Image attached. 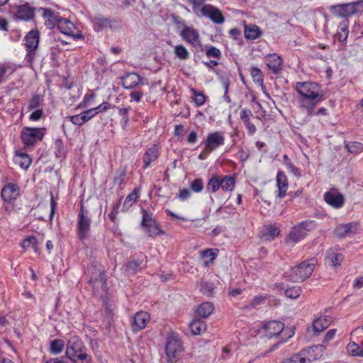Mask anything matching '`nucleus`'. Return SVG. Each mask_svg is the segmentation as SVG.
I'll use <instances>...</instances> for the list:
<instances>
[{"instance_id": "1", "label": "nucleus", "mask_w": 363, "mask_h": 363, "mask_svg": "<svg viewBox=\"0 0 363 363\" xmlns=\"http://www.w3.org/2000/svg\"><path fill=\"white\" fill-rule=\"evenodd\" d=\"M296 89L299 94V107L307 116L313 114V108L322 101L323 94L319 85L311 82H297Z\"/></svg>"}, {"instance_id": "2", "label": "nucleus", "mask_w": 363, "mask_h": 363, "mask_svg": "<svg viewBox=\"0 0 363 363\" xmlns=\"http://www.w3.org/2000/svg\"><path fill=\"white\" fill-rule=\"evenodd\" d=\"M66 356L73 363H91L92 358L87 353L84 342L77 335L69 337L67 342Z\"/></svg>"}, {"instance_id": "3", "label": "nucleus", "mask_w": 363, "mask_h": 363, "mask_svg": "<svg viewBox=\"0 0 363 363\" xmlns=\"http://www.w3.org/2000/svg\"><path fill=\"white\" fill-rule=\"evenodd\" d=\"M316 264L315 258L304 260L286 272V277L293 282H302L311 277Z\"/></svg>"}, {"instance_id": "4", "label": "nucleus", "mask_w": 363, "mask_h": 363, "mask_svg": "<svg viewBox=\"0 0 363 363\" xmlns=\"http://www.w3.org/2000/svg\"><path fill=\"white\" fill-rule=\"evenodd\" d=\"M235 186V178L233 175H214L208 181L206 189L210 193H216L220 188L223 191L231 192Z\"/></svg>"}, {"instance_id": "5", "label": "nucleus", "mask_w": 363, "mask_h": 363, "mask_svg": "<svg viewBox=\"0 0 363 363\" xmlns=\"http://www.w3.org/2000/svg\"><path fill=\"white\" fill-rule=\"evenodd\" d=\"M316 227V223L313 220H307L295 225L289 232L287 237V242L296 243L303 240L308 232Z\"/></svg>"}, {"instance_id": "6", "label": "nucleus", "mask_w": 363, "mask_h": 363, "mask_svg": "<svg viewBox=\"0 0 363 363\" xmlns=\"http://www.w3.org/2000/svg\"><path fill=\"white\" fill-rule=\"evenodd\" d=\"M45 129L41 128H23L21 138L25 147H33L35 143L43 140Z\"/></svg>"}, {"instance_id": "7", "label": "nucleus", "mask_w": 363, "mask_h": 363, "mask_svg": "<svg viewBox=\"0 0 363 363\" xmlns=\"http://www.w3.org/2000/svg\"><path fill=\"white\" fill-rule=\"evenodd\" d=\"M331 11L340 17H348L363 10V0L332 6Z\"/></svg>"}, {"instance_id": "8", "label": "nucleus", "mask_w": 363, "mask_h": 363, "mask_svg": "<svg viewBox=\"0 0 363 363\" xmlns=\"http://www.w3.org/2000/svg\"><path fill=\"white\" fill-rule=\"evenodd\" d=\"M91 228V218L89 212L85 209L82 202L80 204V210L78 214L77 220V235L78 238L83 241L86 237Z\"/></svg>"}, {"instance_id": "9", "label": "nucleus", "mask_w": 363, "mask_h": 363, "mask_svg": "<svg viewBox=\"0 0 363 363\" xmlns=\"http://www.w3.org/2000/svg\"><path fill=\"white\" fill-rule=\"evenodd\" d=\"M39 40L40 34L38 30H32L26 35L24 38L27 51L26 60L28 62H31L33 60L35 50L38 47Z\"/></svg>"}, {"instance_id": "10", "label": "nucleus", "mask_w": 363, "mask_h": 363, "mask_svg": "<svg viewBox=\"0 0 363 363\" xmlns=\"http://www.w3.org/2000/svg\"><path fill=\"white\" fill-rule=\"evenodd\" d=\"M182 343L174 333L167 335L165 345V353L167 357H179L183 352Z\"/></svg>"}, {"instance_id": "11", "label": "nucleus", "mask_w": 363, "mask_h": 363, "mask_svg": "<svg viewBox=\"0 0 363 363\" xmlns=\"http://www.w3.org/2000/svg\"><path fill=\"white\" fill-rule=\"evenodd\" d=\"M176 23L181 24L184 28L180 32V35L188 43L194 48L201 46V40L198 31L192 27L186 26L185 23L182 21H176Z\"/></svg>"}, {"instance_id": "12", "label": "nucleus", "mask_w": 363, "mask_h": 363, "mask_svg": "<svg viewBox=\"0 0 363 363\" xmlns=\"http://www.w3.org/2000/svg\"><path fill=\"white\" fill-rule=\"evenodd\" d=\"M57 28L62 33L71 36L74 39L83 38L82 32L77 28L72 22L67 19H60L57 23Z\"/></svg>"}, {"instance_id": "13", "label": "nucleus", "mask_w": 363, "mask_h": 363, "mask_svg": "<svg viewBox=\"0 0 363 363\" xmlns=\"http://www.w3.org/2000/svg\"><path fill=\"white\" fill-rule=\"evenodd\" d=\"M200 14L202 16L208 18L212 22L216 24H222L225 21V18L221 11L211 4L204 5L201 10Z\"/></svg>"}, {"instance_id": "14", "label": "nucleus", "mask_w": 363, "mask_h": 363, "mask_svg": "<svg viewBox=\"0 0 363 363\" xmlns=\"http://www.w3.org/2000/svg\"><path fill=\"white\" fill-rule=\"evenodd\" d=\"M93 22L94 23V30L97 31L108 28L118 29L121 27L120 21L115 18H106L100 15L95 16Z\"/></svg>"}, {"instance_id": "15", "label": "nucleus", "mask_w": 363, "mask_h": 363, "mask_svg": "<svg viewBox=\"0 0 363 363\" xmlns=\"http://www.w3.org/2000/svg\"><path fill=\"white\" fill-rule=\"evenodd\" d=\"M121 84L125 89H133L143 84L144 79L135 72H128L121 77Z\"/></svg>"}, {"instance_id": "16", "label": "nucleus", "mask_w": 363, "mask_h": 363, "mask_svg": "<svg viewBox=\"0 0 363 363\" xmlns=\"http://www.w3.org/2000/svg\"><path fill=\"white\" fill-rule=\"evenodd\" d=\"M150 314L145 311L137 312L133 317L132 320V330L133 332L137 333L147 325V323L150 321Z\"/></svg>"}, {"instance_id": "17", "label": "nucleus", "mask_w": 363, "mask_h": 363, "mask_svg": "<svg viewBox=\"0 0 363 363\" xmlns=\"http://www.w3.org/2000/svg\"><path fill=\"white\" fill-rule=\"evenodd\" d=\"M264 329L266 333V335L269 338L276 337L281 333L285 334L286 331H284V324L281 321L272 320L269 321L264 325Z\"/></svg>"}, {"instance_id": "18", "label": "nucleus", "mask_w": 363, "mask_h": 363, "mask_svg": "<svg viewBox=\"0 0 363 363\" xmlns=\"http://www.w3.org/2000/svg\"><path fill=\"white\" fill-rule=\"evenodd\" d=\"M225 138L221 132L209 133L206 140V150L212 151L224 144Z\"/></svg>"}, {"instance_id": "19", "label": "nucleus", "mask_w": 363, "mask_h": 363, "mask_svg": "<svg viewBox=\"0 0 363 363\" xmlns=\"http://www.w3.org/2000/svg\"><path fill=\"white\" fill-rule=\"evenodd\" d=\"M15 18L21 21H28L34 19L35 10L28 4L17 7L14 14Z\"/></svg>"}, {"instance_id": "20", "label": "nucleus", "mask_w": 363, "mask_h": 363, "mask_svg": "<svg viewBox=\"0 0 363 363\" xmlns=\"http://www.w3.org/2000/svg\"><path fill=\"white\" fill-rule=\"evenodd\" d=\"M325 202L335 208H341L344 203L343 196L337 191H327L324 195Z\"/></svg>"}, {"instance_id": "21", "label": "nucleus", "mask_w": 363, "mask_h": 363, "mask_svg": "<svg viewBox=\"0 0 363 363\" xmlns=\"http://www.w3.org/2000/svg\"><path fill=\"white\" fill-rule=\"evenodd\" d=\"M19 194L18 186L15 184H7L1 190V198L5 202H11Z\"/></svg>"}, {"instance_id": "22", "label": "nucleus", "mask_w": 363, "mask_h": 363, "mask_svg": "<svg viewBox=\"0 0 363 363\" xmlns=\"http://www.w3.org/2000/svg\"><path fill=\"white\" fill-rule=\"evenodd\" d=\"M357 223H348L346 224L339 225L335 230V235L338 238H345L350 236L357 233Z\"/></svg>"}, {"instance_id": "23", "label": "nucleus", "mask_w": 363, "mask_h": 363, "mask_svg": "<svg viewBox=\"0 0 363 363\" xmlns=\"http://www.w3.org/2000/svg\"><path fill=\"white\" fill-rule=\"evenodd\" d=\"M276 180L278 188L277 196L279 198H283L286 196L289 186L287 177L283 172L279 171L277 174Z\"/></svg>"}, {"instance_id": "24", "label": "nucleus", "mask_w": 363, "mask_h": 363, "mask_svg": "<svg viewBox=\"0 0 363 363\" xmlns=\"http://www.w3.org/2000/svg\"><path fill=\"white\" fill-rule=\"evenodd\" d=\"M266 64L274 73H278L281 69L282 60L277 54H269L266 56Z\"/></svg>"}, {"instance_id": "25", "label": "nucleus", "mask_w": 363, "mask_h": 363, "mask_svg": "<svg viewBox=\"0 0 363 363\" xmlns=\"http://www.w3.org/2000/svg\"><path fill=\"white\" fill-rule=\"evenodd\" d=\"M157 157L158 148L156 145H153L152 147L147 149L143 157L144 168H147L150 165L151 162L155 161Z\"/></svg>"}, {"instance_id": "26", "label": "nucleus", "mask_w": 363, "mask_h": 363, "mask_svg": "<svg viewBox=\"0 0 363 363\" xmlns=\"http://www.w3.org/2000/svg\"><path fill=\"white\" fill-rule=\"evenodd\" d=\"M39 11L42 12L43 17L46 19L45 25L47 26V27L52 28L57 23H58V21L60 19H57V17L56 16L55 13L52 11L50 9L40 8Z\"/></svg>"}, {"instance_id": "27", "label": "nucleus", "mask_w": 363, "mask_h": 363, "mask_svg": "<svg viewBox=\"0 0 363 363\" xmlns=\"http://www.w3.org/2000/svg\"><path fill=\"white\" fill-rule=\"evenodd\" d=\"M330 319L327 317H320L313 323V330L315 334H320L322 331L329 327Z\"/></svg>"}, {"instance_id": "28", "label": "nucleus", "mask_w": 363, "mask_h": 363, "mask_svg": "<svg viewBox=\"0 0 363 363\" xmlns=\"http://www.w3.org/2000/svg\"><path fill=\"white\" fill-rule=\"evenodd\" d=\"M244 33L247 39L255 40L261 35L262 30L257 25L250 24L245 27Z\"/></svg>"}, {"instance_id": "29", "label": "nucleus", "mask_w": 363, "mask_h": 363, "mask_svg": "<svg viewBox=\"0 0 363 363\" xmlns=\"http://www.w3.org/2000/svg\"><path fill=\"white\" fill-rule=\"evenodd\" d=\"M326 254L327 259L329 260L332 266L336 267L341 264L343 260L342 254L336 252L333 249L328 250Z\"/></svg>"}, {"instance_id": "30", "label": "nucleus", "mask_w": 363, "mask_h": 363, "mask_svg": "<svg viewBox=\"0 0 363 363\" xmlns=\"http://www.w3.org/2000/svg\"><path fill=\"white\" fill-rule=\"evenodd\" d=\"M138 197H139V190L135 188L130 194H129L126 196V198L124 201L123 205L122 211H126L128 209H130L133 206V203L135 202H136Z\"/></svg>"}, {"instance_id": "31", "label": "nucleus", "mask_w": 363, "mask_h": 363, "mask_svg": "<svg viewBox=\"0 0 363 363\" xmlns=\"http://www.w3.org/2000/svg\"><path fill=\"white\" fill-rule=\"evenodd\" d=\"M349 21L348 20H344L342 22L339 23L338 26V31L337 33V36L338 38V40L341 43H344L346 41L348 34H349Z\"/></svg>"}, {"instance_id": "32", "label": "nucleus", "mask_w": 363, "mask_h": 363, "mask_svg": "<svg viewBox=\"0 0 363 363\" xmlns=\"http://www.w3.org/2000/svg\"><path fill=\"white\" fill-rule=\"evenodd\" d=\"M214 306L210 302H203L197 308V314L202 318L208 317L213 311Z\"/></svg>"}, {"instance_id": "33", "label": "nucleus", "mask_w": 363, "mask_h": 363, "mask_svg": "<svg viewBox=\"0 0 363 363\" xmlns=\"http://www.w3.org/2000/svg\"><path fill=\"white\" fill-rule=\"evenodd\" d=\"M190 330L193 335H200L206 329V325L204 321L200 319H195L189 324Z\"/></svg>"}, {"instance_id": "34", "label": "nucleus", "mask_w": 363, "mask_h": 363, "mask_svg": "<svg viewBox=\"0 0 363 363\" xmlns=\"http://www.w3.org/2000/svg\"><path fill=\"white\" fill-rule=\"evenodd\" d=\"M218 252V249H207L206 250H203L201 252V257L203 259H206L204 261V264L206 266H208L209 264H212L216 259L217 255Z\"/></svg>"}, {"instance_id": "35", "label": "nucleus", "mask_w": 363, "mask_h": 363, "mask_svg": "<svg viewBox=\"0 0 363 363\" xmlns=\"http://www.w3.org/2000/svg\"><path fill=\"white\" fill-rule=\"evenodd\" d=\"M16 162L19 164V166L25 169H27L32 162L31 158L26 153H17L16 155Z\"/></svg>"}, {"instance_id": "36", "label": "nucleus", "mask_w": 363, "mask_h": 363, "mask_svg": "<svg viewBox=\"0 0 363 363\" xmlns=\"http://www.w3.org/2000/svg\"><path fill=\"white\" fill-rule=\"evenodd\" d=\"M90 283H93V286L94 288L101 287V291L103 292L106 293L107 291V283L105 274L104 272H100L99 278L95 279H91L89 280Z\"/></svg>"}, {"instance_id": "37", "label": "nucleus", "mask_w": 363, "mask_h": 363, "mask_svg": "<svg viewBox=\"0 0 363 363\" xmlns=\"http://www.w3.org/2000/svg\"><path fill=\"white\" fill-rule=\"evenodd\" d=\"M65 347V342L62 340L55 339L50 342V352L57 355L62 352Z\"/></svg>"}, {"instance_id": "38", "label": "nucleus", "mask_w": 363, "mask_h": 363, "mask_svg": "<svg viewBox=\"0 0 363 363\" xmlns=\"http://www.w3.org/2000/svg\"><path fill=\"white\" fill-rule=\"evenodd\" d=\"M279 233L280 230L278 227L270 225L266 228L265 232L262 235V238L267 241H272L279 236Z\"/></svg>"}, {"instance_id": "39", "label": "nucleus", "mask_w": 363, "mask_h": 363, "mask_svg": "<svg viewBox=\"0 0 363 363\" xmlns=\"http://www.w3.org/2000/svg\"><path fill=\"white\" fill-rule=\"evenodd\" d=\"M304 354V352H301L290 357L284 359L281 363H306L307 360L311 362L309 359L305 357Z\"/></svg>"}, {"instance_id": "40", "label": "nucleus", "mask_w": 363, "mask_h": 363, "mask_svg": "<svg viewBox=\"0 0 363 363\" xmlns=\"http://www.w3.org/2000/svg\"><path fill=\"white\" fill-rule=\"evenodd\" d=\"M191 91L194 94L193 101L196 106H201L206 102V96L201 91H198L196 89L191 88Z\"/></svg>"}, {"instance_id": "41", "label": "nucleus", "mask_w": 363, "mask_h": 363, "mask_svg": "<svg viewBox=\"0 0 363 363\" xmlns=\"http://www.w3.org/2000/svg\"><path fill=\"white\" fill-rule=\"evenodd\" d=\"M174 53L177 57L182 60H185L189 57L188 50L182 45H176L174 47Z\"/></svg>"}, {"instance_id": "42", "label": "nucleus", "mask_w": 363, "mask_h": 363, "mask_svg": "<svg viewBox=\"0 0 363 363\" xmlns=\"http://www.w3.org/2000/svg\"><path fill=\"white\" fill-rule=\"evenodd\" d=\"M145 228H146V232L151 237H156L159 235L164 233V232L160 229L159 225L156 222L148 225Z\"/></svg>"}, {"instance_id": "43", "label": "nucleus", "mask_w": 363, "mask_h": 363, "mask_svg": "<svg viewBox=\"0 0 363 363\" xmlns=\"http://www.w3.org/2000/svg\"><path fill=\"white\" fill-rule=\"evenodd\" d=\"M347 352L353 356L363 357V348L355 342H350L347 346Z\"/></svg>"}, {"instance_id": "44", "label": "nucleus", "mask_w": 363, "mask_h": 363, "mask_svg": "<svg viewBox=\"0 0 363 363\" xmlns=\"http://www.w3.org/2000/svg\"><path fill=\"white\" fill-rule=\"evenodd\" d=\"M301 291L302 290L300 286H294L286 289L285 290V295L289 298L296 299L300 296Z\"/></svg>"}, {"instance_id": "45", "label": "nucleus", "mask_w": 363, "mask_h": 363, "mask_svg": "<svg viewBox=\"0 0 363 363\" xmlns=\"http://www.w3.org/2000/svg\"><path fill=\"white\" fill-rule=\"evenodd\" d=\"M253 81L259 85H262L264 82L263 74L262 71L257 67H252L250 71Z\"/></svg>"}, {"instance_id": "46", "label": "nucleus", "mask_w": 363, "mask_h": 363, "mask_svg": "<svg viewBox=\"0 0 363 363\" xmlns=\"http://www.w3.org/2000/svg\"><path fill=\"white\" fill-rule=\"evenodd\" d=\"M143 218L141 224L143 227H145L148 225L152 224L156 222L155 218L152 216V213L148 212L147 211L143 209L142 210Z\"/></svg>"}, {"instance_id": "47", "label": "nucleus", "mask_w": 363, "mask_h": 363, "mask_svg": "<svg viewBox=\"0 0 363 363\" xmlns=\"http://www.w3.org/2000/svg\"><path fill=\"white\" fill-rule=\"evenodd\" d=\"M43 99L39 94H35L30 99L28 104V110L31 111L33 109H35L40 107Z\"/></svg>"}, {"instance_id": "48", "label": "nucleus", "mask_w": 363, "mask_h": 363, "mask_svg": "<svg viewBox=\"0 0 363 363\" xmlns=\"http://www.w3.org/2000/svg\"><path fill=\"white\" fill-rule=\"evenodd\" d=\"M140 266V262L135 260L130 261L125 264V271L129 274H135L139 270Z\"/></svg>"}, {"instance_id": "49", "label": "nucleus", "mask_w": 363, "mask_h": 363, "mask_svg": "<svg viewBox=\"0 0 363 363\" xmlns=\"http://www.w3.org/2000/svg\"><path fill=\"white\" fill-rule=\"evenodd\" d=\"M201 291L207 296H211L213 292V284L208 281H201L200 284Z\"/></svg>"}, {"instance_id": "50", "label": "nucleus", "mask_w": 363, "mask_h": 363, "mask_svg": "<svg viewBox=\"0 0 363 363\" xmlns=\"http://www.w3.org/2000/svg\"><path fill=\"white\" fill-rule=\"evenodd\" d=\"M190 189L196 193L202 191L203 189V182L202 179L198 178L194 179L191 184Z\"/></svg>"}, {"instance_id": "51", "label": "nucleus", "mask_w": 363, "mask_h": 363, "mask_svg": "<svg viewBox=\"0 0 363 363\" xmlns=\"http://www.w3.org/2000/svg\"><path fill=\"white\" fill-rule=\"evenodd\" d=\"M189 3L191 5L192 10L194 13H201L202 7L205 5L206 0H188Z\"/></svg>"}, {"instance_id": "52", "label": "nucleus", "mask_w": 363, "mask_h": 363, "mask_svg": "<svg viewBox=\"0 0 363 363\" xmlns=\"http://www.w3.org/2000/svg\"><path fill=\"white\" fill-rule=\"evenodd\" d=\"M362 144L358 142H352L346 144L345 147L351 153H357L362 150Z\"/></svg>"}, {"instance_id": "53", "label": "nucleus", "mask_w": 363, "mask_h": 363, "mask_svg": "<svg viewBox=\"0 0 363 363\" xmlns=\"http://www.w3.org/2000/svg\"><path fill=\"white\" fill-rule=\"evenodd\" d=\"M206 56L208 57H213L220 59L221 57V52L219 49L216 48V47L211 46L206 50Z\"/></svg>"}, {"instance_id": "54", "label": "nucleus", "mask_w": 363, "mask_h": 363, "mask_svg": "<svg viewBox=\"0 0 363 363\" xmlns=\"http://www.w3.org/2000/svg\"><path fill=\"white\" fill-rule=\"evenodd\" d=\"M35 243V236H28L21 243V246L25 250L28 247H31Z\"/></svg>"}, {"instance_id": "55", "label": "nucleus", "mask_w": 363, "mask_h": 363, "mask_svg": "<svg viewBox=\"0 0 363 363\" xmlns=\"http://www.w3.org/2000/svg\"><path fill=\"white\" fill-rule=\"evenodd\" d=\"M111 108V104H109L108 102H103L98 106L93 108L96 112V114H98L99 113L105 112Z\"/></svg>"}, {"instance_id": "56", "label": "nucleus", "mask_w": 363, "mask_h": 363, "mask_svg": "<svg viewBox=\"0 0 363 363\" xmlns=\"http://www.w3.org/2000/svg\"><path fill=\"white\" fill-rule=\"evenodd\" d=\"M44 116V113L43 109H37L33 111L29 116V119L33 121H36L40 120L41 118Z\"/></svg>"}, {"instance_id": "57", "label": "nucleus", "mask_w": 363, "mask_h": 363, "mask_svg": "<svg viewBox=\"0 0 363 363\" xmlns=\"http://www.w3.org/2000/svg\"><path fill=\"white\" fill-rule=\"evenodd\" d=\"M265 299H266L265 296H256L250 303L249 306L252 307V308H254L256 306L259 305L260 303H262L263 301H265Z\"/></svg>"}, {"instance_id": "58", "label": "nucleus", "mask_w": 363, "mask_h": 363, "mask_svg": "<svg viewBox=\"0 0 363 363\" xmlns=\"http://www.w3.org/2000/svg\"><path fill=\"white\" fill-rule=\"evenodd\" d=\"M130 108H122L118 111L119 115L122 117L124 123L126 124L128 121V112Z\"/></svg>"}, {"instance_id": "59", "label": "nucleus", "mask_w": 363, "mask_h": 363, "mask_svg": "<svg viewBox=\"0 0 363 363\" xmlns=\"http://www.w3.org/2000/svg\"><path fill=\"white\" fill-rule=\"evenodd\" d=\"M335 334H336V329L329 330L324 337L323 342L328 343L329 341H330L331 340H333L334 338Z\"/></svg>"}, {"instance_id": "60", "label": "nucleus", "mask_w": 363, "mask_h": 363, "mask_svg": "<svg viewBox=\"0 0 363 363\" xmlns=\"http://www.w3.org/2000/svg\"><path fill=\"white\" fill-rule=\"evenodd\" d=\"M287 169L290 170L294 175L296 177H300V170L298 168L296 167L291 162L286 163V164Z\"/></svg>"}, {"instance_id": "61", "label": "nucleus", "mask_w": 363, "mask_h": 363, "mask_svg": "<svg viewBox=\"0 0 363 363\" xmlns=\"http://www.w3.org/2000/svg\"><path fill=\"white\" fill-rule=\"evenodd\" d=\"M143 94L140 91H134L130 94V97L132 100L139 102L143 96Z\"/></svg>"}, {"instance_id": "62", "label": "nucleus", "mask_w": 363, "mask_h": 363, "mask_svg": "<svg viewBox=\"0 0 363 363\" xmlns=\"http://www.w3.org/2000/svg\"><path fill=\"white\" fill-rule=\"evenodd\" d=\"M190 196V191L186 189H182L179 190L178 198L180 200H186Z\"/></svg>"}, {"instance_id": "63", "label": "nucleus", "mask_w": 363, "mask_h": 363, "mask_svg": "<svg viewBox=\"0 0 363 363\" xmlns=\"http://www.w3.org/2000/svg\"><path fill=\"white\" fill-rule=\"evenodd\" d=\"M69 121L75 125L80 126L84 124L79 114L70 116Z\"/></svg>"}, {"instance_id": "64", "label": "nucleus", "mask_w": 363, "mask_h": 363, "mask_svg": "<svg viewBox=\"0 0 363 363\" xmlns=\"http://www.w3.org/2000/svg\"><path fill=\"white\" fill-rule=\"evenodd\" d=\"M354 289H359L363 287V276L356 278L353 282Z\"/></svg>"}]
</instances>
